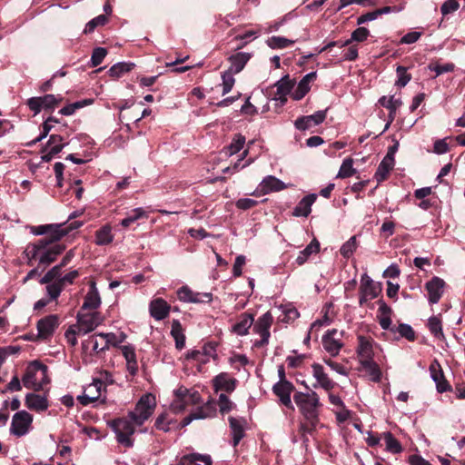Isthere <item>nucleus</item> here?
Listing matches in <instances>:
<instances>
[{
	"mask_svg": "<svg viewBox=\"0 0 465 465\" xmlns=\"http://www.w3.org/2000/svg\"><path fill=\"white\" fill-rule=\"evenodd\" d=\"M293 401L303 417L304 421L299 425V432L303 441H308V435H312L319 424V413L322 403L319 395L314 391L295 392Z\"/></svg>",
	"mask_w": 465,
	"mask_h": 465,
	"instance_id": "f257e3e1",
	"label": "nucleus"
},
{
	"mask_svg": "<svg viewBox=\"0 0 465 465\" xmlns=\"http://www.w3.org/2000/svg\"><path fill=\"white\" fill-rule=\"evenodd\" d=\"M65 250L64 244H53L45 240H37L26 245L23 255L27 265L38 262L39 267L46 268L54 262L57 257Z\"/></svg>",
	"mask_w": 465,
	"mask_h": 465,
	"instance_id": "f03ea898",
	"label": "nucleus"
},
{
	"mask_svg": "<svg viewBox=\"0 0 465 465\" xmlns=\"http://www.w3.org/2000/svg\"><path fill=\"white\" fill-rule=\"evenodd\" d=\"M24 386L27 389L40 391L44 385L49 382L47 377V367L39 361L31 362L25 370L22 378Z\"/></svg>",
	"mask_w": 465,
	"mask_h": 465,
	"instance_id": "7ed1b4c3",
	"label": "nucleus"
},
{
	"mask_svg": "<svg viewBox=\"0 0 465 465\" xmlns=\"http://www.w3.org/2000/svg\"><path fill=\"white\" fill-rule=\"evenodd\" d=\"M156 401L153 394L143 395L135 405L134 411L128 412V417L136 424L142 426L153 413Z\"/></svg>",
	"mask_w": 465,
	"mask_h": 465,
	"instance_id": "20e7f679",
	"label": "nucleus"
},
{
	"mask_svg": "<svg viewBox=\"0 0 465 465\" xmlns=\"http://www.w3.org/2000/svg\"><path fill=\"white\" fill-rule=\"evenodd\" d=\"M111 427L116 434V439L119 443L127 448L134 445L132 436L137 426L128 416L112 420Z\"/></svg>",
	"mask_w": 465,
	"mask_h": 465,
	"instance_id": "39448f33",
	"label": "nucleus"
},
{
	"mask_svg": "<svg viewBox=\"0 0 465 465\" xmlns=\"http://www.w3.org/2000/svg\"><path fill=\"white\" fill-rule=\"evenodd\" d=\"M175 399L171 404L173 412L183 411L189 405H195L201 401V396L195 390H189L183 386L178 387L174 391Z\"/></svg>",
	"mask_w": 465,
	"mask_h": 465,
	"instance_id": "423d86ee",
	"label": "nucleus"
},
{
	"mask_svg": "<svg viewBox=\"0 0 465 465\" xmlns=\"http://www.w3.org/2000/svg\"><path fill=\"white\" fill-rule=\"evenodd\" d=\"M273 322V317L270 312L263 313L253 324V331L261 336V340L254 342L255 347H263L269 343L271 337L270 328Z\"/></svg>",
	"mask_w": 465,
	"mask_h": 465,
	"instance_id": "0eeeda50",
	"label": "nucleus"
},
{
	"mask_svg": "<svg viewBox=\"0 0 465 465\" xmlns=\"http://www.w3.org/2000/svg\"><path fill=\"white\" fill-rule=\"evenodd\" d=\"M33 416L25 411H20L12 418L10 432L17 437H22L29 432L32 428Z\"/></svg>",
	"mask_w": 465,
	"mask_h": 465,
	"instance_id": "6e6552de",
	"label": "nucleus"
},
{
	"mask_svg": "<svg viewBox=\"0 0 465 465\" xmlns=\"http://www.w3.org/2000/svg\"><path fill=\"white\" fill-rule=\"evenodd\" d=\"M381 286L373 282V280L367 274L363 273L361 278L360 286V305H363L369 301L378 297L381 292Z\"/></svg>",
	"mask_w": 465,
	"mask_h": 465,
	"instance_id": "1a4fd4ad",
	"label": "nucleus"
},
{
	"mask_svg": "<svg viewBox=\"0 0 465 465\" xmlns=\"http://www.w3.org/2000/svg\"><path fill=\"white\" fill-rule=\"evenodd\" d=\"M343 332L336 329H331L326 331L322 336L323 349L332 357L339 354L341 349L343 347L342 341Z\"/></svg>",
	"mask_w": 465,
	"mask_h": 465,
	"instance_id": "9d476101",
	"label": "nucleus"
},
{
	"mask_svg": "<svg viewBox=\"0 0 465 465\" xmlns=\"http://www.w3.org/2000/svg\"><path fill=\"white\" fill-rule=\"evenodd\" d=\"M102 322L98 312H79L77 315V329L78 335H85L94 331Z\"/></svg>",
	"mask_w": 465,
	"mask_h": 465,
	"instance_id": "9b49d317",
	"label": "nucleus"
},
{
	"mask_svg": "<svg viewBox=\"0 0 465 465\" xmlns=\"http://www.w3.org/2000/svg\"><path fill=\"white\" fill-rule=\"evenodd\" d=\"M83 225L82 222H73L68 226L64 227V223H53L51 224L52 228L50 229L47 236L42 238L41 240H45L49 242L50 244H60L59 241L72 230L78 229Z\"/></svg>",
	"mask_w": 465,
	"mask_h": 465,
	"instance_id": "f8f14e48",
	"label": "nucleus"
},
{
	"mask_svg": "<svg viewBox=\"0 0 465 465\" xmlns=\"http://www.w3.org/2000/svg\"><path fill=\"white\" fill-rule=\"evenodd\" d=\"M288 187H289V185L284 183L279 178H277L273 175H267L259 183V185L256 189V193H253L252 194L253 195H265V194H269L271 193L281 192Z\"/></svg>",
	"mask_w": 465,
	"mask_h": 465,
	"instance_id": "ddd939ff",
	"label": "nucleus"
},
{
	"mask_svg": "<svg viewBox=\"0 0 465 465\" xmlns=\"http://www.w3.org/2000/svg\"><path fill=\"white\" fill-rule=\"evenodd\" d=\"M294 391L293 384L289 381H279L272 387L273 393L279 398L280 402L290 410H294L291 394Z\"/></svg>",
	"mask_w": 465,
	"mask_h": 465,
	"instance_id": "4468645a",
	"label": "nucleus"
},
{
	"mask_svg": "<svg viewBox=\"0 0 465 465\" xmlns=\"http://www.w3.org/2000/svg\"><path fill=\"white\" fill-rule=\"evenodd\" d=\"M177 296L181 302L190 303L210 302L213 300V294L211 292H193L186 285L177 291Z\"/></svg>",
	"mask_w": 465,
	"mask_h": 465,
	"instance_id": "2eb2a0df",
	"label": "nucleus"
},
{
	"mask_svg": "<svg viewBox=\"0 0 465 465\" xmlns=\"http://www.w3.org/2000/svg\"><path fill=\"white\" fill-rule=\"evenodd\" d=\"M104 388V383L99 379H94L92 383L84 388L83 394L78 396L77 399L81 404L88 405L101 397Z\"/></svg>",
	"mask_w": 465,
	"mask_h": 465,
	"instance_id": "dca6fc26",
	"label": "nucleus"
},
{
	"mask_svg": "<svg viewBox=\"0 0 465 465\" xmlns=\"http://www.w3.org/2000/svg\"><path fill=\"white\" fill-rule=\"evenodd\" d=\"M58 317L56 315H48L45 318L40 319L36 325V339H49L54 334L55 329L58 327Z\"/></svg>",
	"mask_w": 465,
	"mask_h": 465,
	"instance_id": "f3484780",
	"label": "nucleus"
},
{
	"mask_svg": "<svg viewBox=\"0 0 465 465\" xmlns=\"http://www.w3.org/2000/svg\"><path fill=\"white\" fill-rule=\"evenodd\" d=\"M445 282L440 277H433L429 281L425 289L428 292V300L430 304H436L444 292Z\"/></svg>",
	"mask_w": 465,
	"mask_h": 465,
	"instance_id": "a211bd4d",
	"label": "nucleus"
},
{
	"mask_svg": "<svg viewBox=\"0 0 465 465\" xmlns=\"http://www.w3.org/2000/svg\"><path fill=\"white\" fill-rule=\"evenodd\" d=\"M327 115V110H320L315 114L306 116L299 117L294 125L298 130H308L312 126L319 125L322 124Z\"/></svg>",
	"mask_w": 465,
	"mask_h": 465,
	"instance_id": "6ab92c4d",
	"label": "nucleus"
},
{
	"mask_svg": "<svg viewBox=\"0 0 465 465\" xmlns=\"http://www.w3.org/2000/svg\"><path fill=\"white\" fill-rule=\"evenodd\" d=\"M312 376L316 380L313 388L321 387L325 391H331L334 388L335 382L325 372L324 368L319 363L312 365Z\"/></svg>",
	"mask_w": 465,
	"mask_h": 465,
	"instance_id": "aec40b11",
	"label": "nucleus"
},
{
	"mask_svg": "<svg viewBox=\"0 0 465 465\" xmlns=\"http://www.w3.org/2000/svg\"><path fill=\"white\" fill-rule=\"evenodd\" d=\"M236 384L237 380L232 378L227 372H222L215 376L213 380V386L216 392L222 391L227 393H231L235 390Z\"/></svg>",
	"mask_w": 465,
	"mask_h": 465,
	"instance_id": "412c9836",
	"label": "nucleus"
},
{
	"mask_svg": "<svg viewBox=\"0 0 465 465\" xmlns=\"http://www.w3.org/2000/svg\"><path fill=\"white\" fill-rule=\"evenodd\" d=\"M171 306L162 298L153 300L149 304L151 316L156 321L165 319L170 313Z\"/></svg>",
	"mask_w": 465,
	"mask_h": 465,
	"instance_id": "4be33fe9",
	"label": "nucleus"
},
{
	"mask_svg": "<svg viewBox=\"0 0 465 465\" xmlns=\"http://www.w3.org/2000/svg\"><path fill=\"white\" fill-rule=\"evenodd\" d=\"M228 420L232 436V445L236 447L245 435L246 420L242 417H229Z\"/></svg>",
	"mask_w": 465,
	"mask_h": 465,
	"instance_id": "5701e85b",
	"label": "nucleus"
},
{
	"mask_svg": "<svg viewBox=\"0 0 465 465\" xmlns=\"http://www.w3.org/2000/svg\"><path fill=\"white\" fill-rule=\"evenodd\" d=\"M357 353L360 362L373 359V340L362 335L358 336Z\"/></svg>",
	"mask_w": 465,
	"mask_h": 465,
	"instance_id": "b1692460",
	"label": "nucleus"
},
{
	"mask_svg": "<svg viewBox=\"0 0 465 465\" xmlns=\"http://www.w3.org/2000/svg\"><path fill=\"white\" fill-rule=\"evenodd\" d=\"M430 377L436 383L437 391L439 392H445L450 389L447 381L444 378L441 367L437 361H434L430 366Z\"/></svg>",
	"mask_w": 465,
	"mask_h": 465,
	"instance_id": "393cba45",
	"label": "nucleus"
},
{
	"mask_svg": "<svg viewBox=\"0 0 465 465\" xmlns=\"http://www.w3.org/2000/svg\"><path fill=\"white\" fill-rule=\"evenodd\" d=\"M101 305V297L94 281L89 282V291L84 297L82 310H95Z\"/></svg>",
	"mask_w": 465,
	"mask_h": 465,
	"instance_id": "a878e982",
	"label": "nucleus"
},
{
	"mask_svg": "<svg viewBox=\"0 0 465 465\" xmlns=\"http://www.w3.org/2000/svg\"><path fill=\"white\" fill-rule=\"evenodd\" d=\"M317 199V194L311 193L303 197L295 206L292 215L295 217H307L312 212V205Z\"/></svg>",
	"mask_w": 465,
	"mask_h": 465,
	"instance_id": "bb28decb",
	"label": "nucleus"
},
{
	"mask_svg": "<svg viewBox=\"0 0 465 465\" xmlns=\"http://www.w3.org/2000/svg\"><path fill=\"white\" fill-rule=\"evenodd\" d=\"M394 163L392 153H387L386 156L380 163L374 175L378 183L384 181L388 177V174L393 169Z\"/></svg>",
	"mask_w": 465,
	"mask_h": 465,
	"instance_id": "cd10ccee",
	"label": "nucleus"
},
{
	"mask_svg": "<svg viewBox=\"0 0 465 465\" xmlns=\"http://www.w3.org/2000/svg\"><path fill=\"white\" fill-rule=\"evenodd\" d=\"M25 406L32 411H44L49 404L46 397L35 393H28L25 396Z\"/></svg>",
	"mask_w": 465,
	"mask_h": 465,
	"instance_id": "c85d7f7f",
	"label": "nucleus"
},
{
	"mask_svg": "<svg viewBox=\"0 0 465 465\" xmlns=\"http://www.w3.org/2000/svg\"><path fill=\"white\" fill-rule=\"evenodd\" d=\"M254 318L252 314L242 313L240 320L232 327V331L239 336L246 335L253 324Z\"/></svg>",
	"mask_w": 465,
	"mask_h": 465,
	"instance_id": "c756f323",
	"label": "nucleus"
},
{
	"mask_svg": "<svg viewBox=\"0 0 465 465\" xmlns=\"http://www.w3.org/2000/svg\"><path fill=\"white\" fill-rule=\"evenodd\" d=\"M251 58V54L249 53H237L235 54H232L229 57V61L231 63V65L228 69V71L232 72V74H238L240 73L247 64V62Z\"/></svg>",
	"mask_w": 465,
	"mask_h": 465,
	"instance_id": "7c9ffc66",
	"label": "nucleus"
},
{
	"mask_svg": "<svg viewBox=\"0 0 465 465\" xmlns=\"http://www.w3.org/2000/svg\"><path fill=\"white\" fill-rule=\"evenodd\" d=\"M212 458L207 454L190 453L181 459L182 465H212Z\"/></svg>",
	"mask_w": 465,
	"mask_h": 465,
	"instance_id": "2f4dec72",
	"label": "nucleus"
},
{
	"mask_svg": "<svg viewBox=\"0 0 465 465\" xmlns=\"http://www.w3.org/2000/svg\"><path fill=\"white\" fill-rule=\"evenodd\" d=\"M320 252V242L317 239H313L302 251H301L295 260L298 265L304 264L309 257L313 253Z\"/></svg>",
	"mask_w": 465,
	"mask_h": 465,
	"instance_id": "473e14b6",
	"label": "nucleus"
},
{
	"mask_svg": "<svg viewBox=\"0 0 465 465\" xmlns=\"http://www.w3.org/2000/svg\"><path fill=\"white\" fill-rule=\"evenodd\" d=\"M193 414H194V418H196V420L213 418L216 414V404L213 401H208L206 403L193 411Z\"/></svg>",
	"mask_w": 465,
	"mask_h": 465,
	"instance_id": "72a5a7b5",
	"label": "nucleus"
},
{
	"mask_svg": "<svg viewBox=\"0 0 465 465\" xmlns=\"http://www.w3.org/2000/svg\"><path fill=\"white\" fill-rule=\"evenodd\" d=\"M360 363L372 381L379 382L381 381V371L378 364L373 361V359Z\"/></svg>",
	"mask_w": 465,
	"mask_h": 465,
	"instance_id": "f704fd0d",
	"label": "nucleus"
},
{
	"mask_svg": "<svg viewBox=\"0 0 465 465\" xmlns=\"http://www.w3.org/2000/svg\"><path fill=\"white\" fill-rule=\"evenodd\" d=\"M382 440L385 441L386 450L398 454L402 451V446L400 441L392 435L391 432L386 431L381 434Z\"/></svg>",
	"mask_w": 465,
	"mask_h": 465,
	"instance_id": "c9c22d12",
	"label": "nucleus"
},
{
	"mask_svg": "<svg viewBox=\"0 0 465 465\" xmlns=\"http://www.w3.org/2000/svg\"><path fill=\"white\" fill-rule=\"evenodd\" d=\"M114 240V234L112 233V228L109 224L104 225L101 229L95 232V243L97 245H107Z\"/></svg>",
	"mask_w": 465,
	"mask_h": 465,
	"instance_id": "e433bc0d",
	"label": "nucleus"
},
{
	"mask_svg": "<svg viewBox=\"0 0 465 465\" xmlns=\"http://www.w3.org/2000/svg\"><path fill=\"white\" fill-rule=\"evenodd\" d=\"M171 335L175 341V347L178 350H182L185 345V336L178 320H173L172 322Z\"/></svg>",
	"mask_w": 465,
	"mask_h": 465,
	"instance_id": "4c0bfd02",
	"label": "nucleus"
},
{
	"mask_svg": "<svg viewBox=\"0 0 465 465\" xmlns=\"http://www.w3.org/2000/svg\"><path fill=\"white\" fill-rule=\"evenodd\" d=\"M134 67V63L120 62L114 64L109 70L108 74L111 77L119 78L124 74L130 72Z\"/></svg>",
	"mask_w": 465,
	"mask_h": 465,
	"instance_id": "58836bf2",
	"label": "nucleus"
},
{
	"mask_svg": "<svg viewBox=\"0 0 465 465\" xmlns=\"http://www.w3.org/2000/svg\"><path fill=\"white\" fill-rule=\"evenodd\" d=\"M148 213L141 207L135 208L128 213L127 216L121 221L123 227H128L131 223L142 218H147Z\"/></svg>",
	"mask_w": 465,
	"mask_h": 465,
	"instance_id": "ea45409f",
	"label": "nucleus"
},
{
	"mask_svg": "<svg viewBox=\"0 0 465 465\" xmlns=\"http://www.w3.org/2000/svg\"><path fill=\"white\" fill-rule=\"evenodd\" d=\"M89 346L92 347V351L98 353L100 351H104L107 350V345L104 343L103 340H100V337L97 334L91 336L87 341L83 343V347L84 349H88Z\"/></svg>",
	"mask_w": 465,
	"mask_h": 465,
	"instance_id": "a19ab883",
	"label": "nucleus"
},
{
	"mask_svg": "<svg viewBox=\"0 0 465 465\" xmlns=\"http://www.w3.org/2000/svg\"><path fill=\"white\" fill-rule=\"evenodd\" d=\"M294 40L288 39L283 36H272L267 40V45L272 49H283L292 45Z\"/></svg>",
	"mask_w": 465,
	"mask_h": 465,
	"instance_id": "79ce46f5",
	"label": "nucleus"
},
{
	"mask_svg": "<svg viewBox=\"0 0 465 465\" xmlns=\"http://www.w3.org/2000/svg\"><path fill=\"white\" fill-rule=\"evenodd\" d=\"M379 104L389 109L391 111L390 116L391 119H393V114H395L396 110L401 105V99L394 98V96L386 97L382 96L379 99Z\"/></svg>",
	"mask_w": 465,
	"mask_h": 465,
	"instance_id": "37998d69",
	"label": "nucleus"
},
{
	"mask_svg": "<svg viewBox=\"0 0 465 465\" xmlns=\"http://www.w3.org/2000/svg\"><path fill=\"white\" fill-rule=\"evenodd\" d=\"M428 327L430 333L436 337L437 339H444V334L442 331V324L441 321L437 316H432L428 320Z\"/></svg>",
	"mask_w": 465,
	"mask_h": 465,
	"instance_id": "c03bdc74",
	"label": "nucleus"
},
{
	"mask_svg": "<svg viewBox=\"0 0 465 465\" xmlns=\"http://www.w3.org/2000/svg\"><path fill=\"white\" fill-rule=\"evenodd\" d=\"M277 87V93L276 94L279 96L280 99L284 98L290 92L292 91L293 87V83L289 79L288 76H285L282 78L278 83L276 84Z\"/></svg>",
	"mask_w": 465,
	"mask_h": 465,
	"instance_id": "a18cd8bd",
	"label": "nucleus"
},
{
	"mask_svg": "<svg viewBox=\"0 0 465 465\" xmlns=\"http://www.w3.org/2000/svg\"><path fill=\"white\" fill-rule=\"evenodd\" d=\"M356 173L353 168V161L351 158H346L343 160L340 170L337 174V178H348L352 176Z\"/></svg>",
	"mask_w": 465,
	"mask_h": 465,
	"instance_id": "49530a36",
	"label": "nucleus"
},
{
	"mask_svg": "<svg viewBox=\"0 0 465 465\" xmlns=\"http://www.w3.org/2000/svg\"><path fill=\"white\" fill-rule=\"evenodd\" d=\"M92 100H83V101H78V102H75V103H73V104H67L65 106H64L60 111H59V114H62V115H72L75 113V111L77 109H80V108H83L84 106L85 105H89L92 104Z\"/></svg>",
	"mask_w": 465,
	"mask_h": 465,
	"instance_id": "de8ad7c7",
	"label": "nucleus"
},
{
	"mask_svg": "<svg viewBox=\"0 0 465 465\" xmlns=\"http://www.w3.org/2000/svg\"><path fill=\"white\" fill-rule=\"evenodd\" d=\"M370 32L366 27H359L351 33V38L344 41L342 45H349L352 41L363 42L368 38Z\"/></svg>",
	"mask_w": 465,
	"mask_h": 465,
	"instance_id": "09e8293b",
	"label": "nucleus"
},
{
	"mask_svg": "<svg viewBox=\"0 0 465 465\" xmlns=\"http://www.w3.org/2000/svg\"><path fill=\"white\" fill-rule=\"evenodd\" d=\"M234 74H232L230 71H225L222 74V87H223V95L227 94L232 89L235 79H234Z\"/></svg>",
	"mask_w": 465,
	"mask_h": 465,
	"instance_id": "8fccbe9b",
	"label": "nucleus"
},
{
	"mask_svg": "<svg viewBox=\"0 0 465 465\" xmlns=\"http://www.w3.org/2000/svg\"><path fill=\"white\" fill-rule=\"evenodd\" d=\"M357 239L356 236H351L347 242H345L340 249L341 254L344 258H350L357 249Z\"/></svg>",
	"mask_w": 465,
	"mask_h": 465,
	"instance_id": "3c124183",
	"label": "nucleus"
},
{
	"mask_svg": "<svg viewBox=\"0 0 465 465\" xmlns=\"http://www.w3.org/2000/svg\"><path fill=\"white\" fill-rule=\"evenodd\" d=\"M245 143V137L240 134H235L232 143L227 147L228 154L233 155L240 152Z\"/></svg>",
	"mask_w": 465,
	"mask_h": 465,
	"instance_id": "603ef678",
	"label": "nucleus"
},
{
	"mask_svg": "<svg viewBox=\"0 0 465 465\" xmlns=\"http://www.w3.org/2000/svg\"><path fill=\"white\" fill-rule=\"evenodd\" d=\"M218 406L222 414L231 411L235 404L224 394L221 393L218 399Z\"/></svg>",
	"mask_w": 465,
	"mask_h": 465,
	"instance_id": "864d4df0",
	"label": "nucleus"
},
{
	"mask_svg": "<svg viewBox=\"0 0 465 465\" xmlns=\"http://www.w3.org/2000/svg\"><path fill=\"white\" fill-rule=\"evenodd\" d=\"M38 98L43 109H54L62 101V98L58 99L54 94H45Z\"/></svg>",
	"mask_w": 465,
	"mask_h": 465,
	"instance_id": "5fc2aeb1",
	"label": "nucleus"
},
{
	"mask_svg": "<svg viewBox=\"0 0 465 465\" xmlns=\"http://www.w3.org/2000/svg\"><path fill=\"white\" fill-rule=\"evenodd\" d=\"M316 79V72H311L305 74L302 79L299 82L297 88L303 92V94H307L310 89V84Z\"/></svg>",
	"mask_w": 465,
	"mask_h": 465,
	"instance_id": "6e6d98bb",
	"label": "nucleus"
},
{
	"mask_svg": "<svg viewBox=\"0 0 465 465\" xmlns=\"http://www.w3.org/2000/svg\"><path fill=\"white\" fill-rule=\"evenodd\" d=\"M392 331H397L401 337L406 338L408 341H414L415 339V332L409 324L401 323L396 330L392 329Z\"/></svg>",
	"mask_w": 465,
	"mask_h": 465,
	"instance_id": "4d7b16f0",
	"label": "nucleus"
},
{
	"mask_svg": "<svg viewBox=\"0 0 465 465\" xmlns=\"http://www.w3.org/2000/svg\"><path fill=\"white\" fill-rule=\"evenodd\" d=\"M107 22V17L104 15H100L95 18L89 21L84 29V34L92 33L98 25H103Z\"/></svg>",
	"mask_w": 465,
	"mask_h": 465,
	"instance_id": "13d9d810",
	"label": "nucleus"
},
{
	"mask_svg": "<svg viewBox=\"0 0 465 465\" xmlns=\"http://www.w3.org/2000/svg\"><path fill=\"white\" fill-rule=\"evenodd\" d=\"M396 72L398 76L396 85L404 87L411 81V74L407 73V69L404 66H398Z\"/></svg>",
	"mask_w": 465,
	"mask_h": 465,
	"instance_id": "bf43d9fd",
	"label": "nucleus"
},
{
	"mask_svg": "<svg viewBox=\"0 0 465 465\" xmlns=\"http://www.w3.org/2000/svg\"><path fill=\"white\" fill-rule=\"evenodd\" d=\"M100 340H103L107 345V350L110 346H116L123 341V339H119L118 336L113 332L108 333H98Z\"/></svg>",
	"mask_w": 465,
	"mask_h": 465,
	"instance_id": "052dcab7",
	"label": "nucleus"
},
{
	"mask_svg": "<svg viewBox=\"0 0 465 465\" xmlns=\"http://www.w3.org/2000/svg\"><path fill=\"white\" fill-rule=\"evenodd\" d=\"M63 289L64 287L59 281H54L46 286V292L51 300L57 299Z\"/></svg>",
	"mask_w": 465,
	"mask_h": 465,
	"instance_id": "680f3d73",
	"label": "nucleus"
},
{
	"mask_svg": "<svg viewBox=\"0 0 465 465\" xmlns=\"http://www.w3.org/2000/svg\"><path fill=\"white\" fill-rule=\"evenodd\" d=\"M107 54V50L104 47H96L94 49L91 63L93 66H97L102 64L103 60Z\"/></svg>",
	"mask_w": 465,
	"mask_h": 465,
	"instance_id": "e2e57ef3",
	"label": "nucleus"
},
{
	"mask_svg": "<svg viewBox=\"0 0 465 465\" xmlns=\"http://www.w3.org/2000/svg\"><path fill=\"white\" fill-rule=\"evenodd\" d=\"M455 68V65L451 63H448V64H430L429 65V69L430 71H434L436 73V76H439L444 73H449V72H452Z\"/></svg>",
	"mask_w": 465,
	"mask_h": 465,
	"instance_id": "0e129e2a",
	"label": "nucleus"
},
{
	"mask_svg": "<svg viewBox=\"0 0 465 465\" xmlns=\"http://www.w3.org/2000/svg\"><path fill=\"white\" fill-rule=\"evenodd\" d=\"M459 7L460 4L457 0H447L442 4L440 7V12L442 15H447L457 11Z\"/></svg>",
	"mask_w": 465,
	"mask_h": 465,
	"instance_id": "69168bd1",
	"label": "nucleus"
},
{
	"mask_svg": "<svg viewBox=\"0 0 465 465\" xmlns=\"http://www.w3.org/2000/svg\"><path fill=\"white\" fill-rule=\"evenodd\" d=\"M323 361L325 364H327L332 371H336L337 373H339L340 375H343V376H347L348 375V371H347V369L344 365L341 364V363H338L334 361H332L331 359H326L324 358L323 359Z\"/></svg>",
	"mask_w": 465,
	"mask_h": 465,
	"instance_id": "338daca9",
	"label": "nucleus"
},
{
	"mask_svg": "<svg viewBox=\"0 0 465 465\" xmlns=\"http://www.w3.org/2000/svg\"><path fill=\"white\" fill-rule=\"evenodd\" d=\"M258 202L251 198H241L236 201L235 206L240 210H249L256 206Z\"/></svg>",
	"mask_w": 465,
	"mask_h": 465,
	"instance_id": "774afa93",
	"label": "nucleus"
}]
</instances>
